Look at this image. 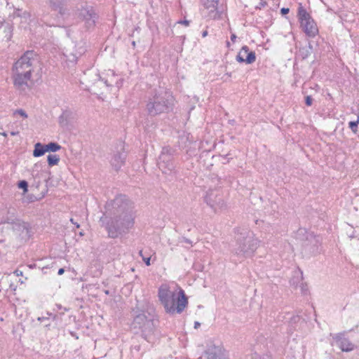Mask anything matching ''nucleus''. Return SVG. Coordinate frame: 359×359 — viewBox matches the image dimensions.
Instances as JSON below:
<instances>
[{"label": "nucleus", "instance_id": "nucleus-1", "mask_svg": "<svg viewBox=\"0 0 359 359\" xmlns=\"http://www.w3.org/2000/svg\"><path fill=\"white\" fill-rule=\"evenodd\" d=\"M105 209L100 221L105 225L110 238H117L133 228L135 217L134 205L126 196H117L106 204Z\"/></svg>", "mask_w": 359, "mask_h": 359}, {"label": "nucleus", "instance_id": "nucleus-2", "mask_svg": "<svg viewBox=\"0 0 359 359\" xmlns=\"http://www.w3.org/2000/svg\"><path fill=\"white\" fill-rule=\"evenodd\" d=\"M42 70L39 58L34 51H27L14 64L12 78L14 86L24 90L34 77L39 79Z\"/></svg>", "mask_w": 359, "mask_h": 359}, {"label": "nucleus", "instance_id": "nucleus-3", "mask_svg": "<svg viewBox=\"0 0 359 359\" xmlns=\"http://www.w3.org/2000/svg\"><path fill=\"white\" fill-rule=\"evenodd\" d=\"M158 297L165 312L170 314L181 313L188 304L184 291L175 283L162 284Z\"/></svg>", "mask_w": 359, "mask_h": 359}, {"label": "nucleus", "instance_id": "nucleus-4", "mask_svg": "<svg viewBox=\"0 0 359 359\" xmlns=\"http://www.w3.org/2000/svg\"><path fill=\"white\" fill-rule=\"evenodd\" d=\"M174 97L168 90L159 87L149 98L146 106L148 114L156 116L169 111L174 105Z\"/></svg>", "mask_w": 359, "mask_h": 359}, {"label": "nucleus", "instance_id": "nucleus-5", "mask_svg": "<svg viewBox=\"0 0 359 359\" xmlns=\"http://www.w3.org/2000/svg\"><path fill=\"white\" fill-rule=\"evenodd\" d=\"M259 244V241L254 236L252 232L242 229L236 236V245L232 252L239 258L252 257Z\"/></svg>", "mask_w": 359, "mask_h": 359}, {"label": "nucleus", "instance_id": "nucleus-6", "mask_svg": "<svg viewBox=\"0 0 359 359\" xmlns=\"http://www.w3.org/2000/svg\"><path fill=\"white\" fill-rule=\"evenodd\" d=\"M297 17L301 28L309 37H315L318 34L316 23L302 3H299L298 6Z\"/></svg>", "mask_w": 359, "mask_h": 359}, {"label": "nucleus", "instance_id": "nucleus-7", "mask_svg": "<svg viewBox=\"0 0 359 359\" xmlns=\"http://www.w3.org/2000/svg\"><path fill=\"white\" fill-rule=\"evenodd\" d=\"M133 328L142 330L144 338L149 341L148 337L154 332L155 325L153 320L147 319L144 313L137 315L133 322Z\"/></svg>", "mask_w": 359, "mask_h": 359}, {"label": "nucleus", "instance_id": "nucleus-8", "mask_svg": "<svg viewBox=\"0 0 359 359\" xmlns=\"http://www.w3.org/2000/svg\"><path fill=\"white\" fill-rule=\"evenodd\" d=\"M200 359H228V356L220 344L210 342Z\"/></svg>", "mask_w": 359, "mask_h": 359}, {"label": "nucleus", "instance_id": "nucleus-9", "mask_svg": "<svg viewBox=\"0 0 359 359\" xmlns=\"http://www.w3.org/2000/svg\"><path fill=\"white\" fill-rule=\"evenodd\" d=\"M158 165L163 173L170 175L174 170V163L172 160V149L170 147H163L158 158Z\"/></svg>", "mask_w": 359, "mask_h": 359}, {"label": "nucleus", "instance_id": "nucleus-10", "mask_svg": "<svg viewBox=\"0 0 359 359\" xmlns=\"http://www.w3.org/2000/svg\"><path fill=\"white\" fill-rule=\"evenodd\" d=\"M205 201L215 212L221 211L226 208V204L222 196L215 191H210L207 193Z\"/></svg>", "mask_w": 359, "mask_h": 359}, {"label": "nucleus", "instance_id": "nucleus-11", "mask_svg": "<svg viewBox=\"0 0 359 359\" xmlns=\"http://www.w3.org/2000/svg\"><path fill=\"white\" fill-rule=\"evenodd\" d=\"M202 4L205 11V17L210 19H217L220 16L218 11V1L217 0H201Z\"/></svg>", "mask_w": 359, "mask_h": 359}, {"label": "nucleus", "instance_id": "nucleus-12", "mask_svg": "<svg viewBox=\"0 0 359 359\" xmlns=\"http://www.w3.org/2000/svg\"><path fill=\"white\" fill-rule=\"evenodd\" d=\"M334 344L344 352H350L354 350L355 346L344 334H337L333 337Z\"/></svg>", "mask_w": 359, "mask_h": 359}, {"label": "nucleus", "instance_id": "nucleus-13", "mask_svg": "<svg viewBox=\"0 0 359 359\" xmlns=\"http://www.w3.org/2000/svg\"><path fill=\"white\" fill-rule=\"evenodd\" d=\"M12 229L15 233L22 240H27L31 236L30 225L27 222L20 220Z\"/></svg>", "mask_w": 359, "mask_h": 359}, {"label": "nucleus", "instance_id": "nucleus-14", "mask_svg": "<svg viewBox=\"0 0 359 359\" xmlns=\"http://www.w3.org/2000/svg\"><path fill=\"white\" fill-rule=\"evenodd\" d=\"M76 15L82 20L86 22L88 27H90L95 24V15L93 11L89 7H82L78 9Z\"/></svg>", "mask_w": 359, "mask_h": 359}, {"label": "nucleus", "instance_id": "nucleus-15", "mask_svg": "<svg viewBox=\"0 0 359 359\" xmlns=\"http://www.w3.org/2000/svg\"><path fill=\"white\" fill-rule=\"evenodd\" d=\"M255 53L252 51H250L249 48L247 46H243L236 56V60L238 62L252 64L255 61Z\"/></svg>", "mask_w": 359, "mask_h": 359}, {"label": "nucleus", "instance_id": "nucleus-16", "mask_svg": "<svg viewBox=\"0 0 359 359\" xmlns=\"http://www.w3.org/2000/svg\"><path fill=\"white\" fill-rule=\"evenodd\" d=\"M126 154L124 151L114 154L111 160V165L118 170L124 164L126 160Z\"/></svg>", "mask_w": 359, "mask_h": 359}, {"label": "nucleus", "instance_id": "nucleus-17", "mask_svg": "<svg viewBox=\"0 0 359 359\" xmlns=\"http://www.w3.org/2000/svg\"><path fill=\"white\" fill-rule=\"evenodd\" d=\"M20 220V219L16 217L15 209H9L7 213L3 216L1 222L11 224L13 226Z\"/></svg>", "mask_w": 359, "mask_h": 359}, {"label": "nucleus", "instance_id": "nucleus-18", "mask_svg": "<svg viewBox=\"0 0 359 359\" xmlns=\"http://www.w3.org/2000/svg\"><path fill=\"white\" fill-rule=\"evenodd\" d=\"M46 152L45 144L37 142L34 144V149L33 151V156L34 157H40Z\"/></svg>", "mask_w": 359, "mask_h": 359}, {"label": "nucleus", "instance_id": "nucleus-19", "mask_svg": "<svg viewBox=\"0 0 359 359\" xmlns=\"http://www.w3.org/2000/svg\"><path fill=\"white\" fill-rule=\"evenodd\" d=\"M46 150L47 151L56 152L61 149V146L55 142H50L48 144H45Z\"/></svg>", "mask_w": 359, "mask_h": 359}, {"label": "nucleus", "instance_id": "nucleus-20", "mask_svg": "<svg viewBox=\"0 0 359 359\" xmlns=\"http://www.w3.org/2000/svg\"><path fill=\"white\" fill-rule=\"evenodd\" d=\"M107 78L103 79L104 83L107 86H111L114 82L113 78L115 76V72L112 70H108L107 72Z\"/></svg>", "mask_w": 359, "mask_h": 359}, {"label": "nucleus", "instance_id": "nucleus-21", "mask_svg": "<svg viewBox=\"0 0 359 359\" xmlns=\"http://www.w3.org/2000/svg\"><path fill=\"white\" fill-rule=\"evenodd\" d=\"M47 161L50 166H53L57 165L60 161V157L56 154H50L48 156Z\"/></svg>", "mask_w": 359, "mask_h": 359}, {"label": "nucleus", "instance_id": "nucleus-22", "mask_svg": "<svg viewBox=\"0 0 359 359\" xmlns=\"http://www.w3.org/2000/svg\"><path fill=\"white\" fill-rule=\"evenodd\" d=\"M50 4L51 7L55 10L58 11L61 14H62V2L60 0H50Z\"/></svg>", "mask_w": 359, "mask_h": 359}, {"label": "nucleus", "instance_id": "nucleus-23", "mask_svg": "<svg viewBox=\"0 0 359 359\" xmlns=\"http://www.w3.org/2000/svg\"><path fill=\"white\" fill-rule=\"evenodd\" d=\"M18 187L22 189L24 193H26L28 190V183L25 180H22L18 183Z\"/></svg>", "mask_w": 359, "mask_h": 359}, {"label": "nucleus", "instance_id": "nucleus-24", "mask_svg": "<svg viewBox=\"0 0 359 359\" xmlns=\"http://www.w3.org/2000/svg\"><path fill=\"white\" fill-rule=\"evenodd\" d=\"M349 128L351 129V130L353 133H356L358 130V123L356 121H350L349 123Z\"/></svg>", "mask_w": 359, "mask_h": 359}, {"label": "nucleus", "instance_id": "nucleus-25", "mask_svg": "<svg viewBox=\"0 0 359 359\" xmlns=\"http://www.w3.org/2000/svg\"><path fill=\"white\" fill-rule=\"evenodd\" d=\"M15 114H18L19 115H20L21 116L24 117V118H27V114L25 113V111L22 109H18L15 112Z\"/></svg>", "mask_w": 359, "mask_h": 359}, {"label": "nucleus", "instance_id": "nucleus-26", "mask_svg": "<svg viewBox=\"0 0 359 359\" xmlns=\"http://www.w3.org/2000/svg\"><path fill=\"white\" fill-rule=\"evenodd\" d=\"M312 98L311 96H306V104L308 106H311L312 104Z\"/></svg>", "mask_w": 359, "mask_h": 359}, {"label": "nucleus", "instance_id": "nucleus-27", "mask_svg": "<svg viewBox=\"0 0 359 359\" xmlns=\"http://www.w3.org/2000/svg\"><path fill=\"white\" fill-rule=\"evenodd\" d=\"M142 259L143 261L144 262V263L146 264L147 266H150L151 265V263H150V259L151 258L150 257H142Z\"/></svg>", "mask_w": 359, "mask_h": 359}, {"label": "nucleus", "instance_id": "nucleus-28", "mask_svg": "<svg viewBox=\"0 0 359 359\" xmlns=\"http://www.w3.org/2000/svg\"><path fill=\"white\" fill-rule=\"evenodd\" d=\"M177 23L184 25V26H189V21L187 20H180Z\"/></svg>", "mask_w": 359, "mask_h": 359}, {"label": "nucleus", "instance_id": "nucleus-29", "mask_svg": "<svg viewBox=\"0 0 359 359\" xmlns=\"http://www.w3.org/2000/svg\"><path fill=\"white\" fill-rule=\"evenodd\" d=\"M290 11V9L288 8H281L280 10V13L283 14V15H285V14H287Z\"/></svg>", "mask_w": 359, "mask_h": 359}, {"label": "nucleus", "instance_id": "nucleus-30", "mask_svg": "<svg viewBox=\"0 0 359 359\" xmlns=\"http://www.w3.org/2000/svg\"><path fill=\"white\" fill-rule=\"evenodd\" d=\"M236 35L235 34H232L231 35V40L233 43H234L236 41Z\"/></svg>", "mask_w": 359, "mask_h": 359}, {"label": "nucleus", "instance_id": "nucleus-31", "mask_svg": "<svg viewBox=\"0 0 359 359\" xmlns=\"http://www.w3.org/2000/svg\"><path fill=\"white\" fill-rule=\"evenodd\" d=\"M30 17V15L29 13H27V12H24L23 13V16L22 18H24L25 19H27V18H29Z\"/></svg>", "mask_w": 359, "mask_h": 359}, {"label": "nucleus", "instance_id": "nucleus-32", "mask_svg": "<svg viewBox=\"0 0 359 359\" xmlns=\"http://www.w3.org/2000/svg\"><path fill=\"white\" fill-rule=\"evenodd\" d=\"M70 222H71L72 224H75V225H76V228H79L80 225H79L78 223L74 222V219H73L72 218L70 219Z\"/></svg>", "mask_w": 359, "mask_h": 359}, {"label": "nucleus", "instance_id": "nucleus-33", "mask_svg": "<svg viewBox=\"0 0 359 359\" xmlns=\"http://www.w3.org/2000/svg\"><path fill=\"white\" fill-rule=\"evenodd\" d=\"M64 272H65V269L61 268L59 269L57 273H58V275H62L64 273Z\"/></svg>", "mask_w": 359, "mask_h": 359}, {"label": "nucleus", "instance_id": "nucleus-34", "mask_svg": "<svg viewBox=\"0 0 359 359\" xmlns=\"http://www.w3.org/2000/svg\"><path fill=\"white\" fill-rule=\"evenodd\" d=\"M4 22V18L0 16V27L2 26L3 23Z\"/></svg>", "mask_w": 359, "mask_h": 359}, {"label": "nucleus", "instance_id": "nucleus-35", "mask_svg": "<svg viewBox=\"0 0 359 359\" xmlns=\"http://www.w3.org/2000/svg\"><path fill=\"white\" fill-rule=\"evenodd\" d=\"M201 325L200 323L198 322H195L194 323V328L197 329L198 327H199Z\"/></svg>", "mask_w": 359, "mask_h": 359}, {"label": "nucleus", "instance_id": "nucleus-36", "mask_svg": "<svg viewBox=\"0 0 359 359\" xmlns=\"http://www.w3.org/2000/svg\"><path fill=\"white\" fill-rule=\"evenodd\" d=\"M226 76H227L228 77H231V72H227L225 74Z\"/></svg>", "mask_w": 359, "mask_h": 359}, {"label": "nucleus", "instance_id": "nucleus-37", "mask_svg": "<svg viewBox=\"0 0 359 359\" xmlns=\"http://www.w3.org/2000/svg\"><path fill=\"white\" fill-rule=\"evenodd\" d=\"M184 241H185L186 243H191V242H190V241H189V240H188V239H187V238H186V239H184Z\"/></svg>", "mask_w": 359, "mask_h": 359}, {"label": "nucleus", "instance_id": "nucleus-38", "mask_svg": "<svg viewBox=\"0 0 359 359\" xmlns=\"http://www.w3.org/2000/svg\"><path fill=\"white\" fill-rule=\"evenodd\" d=\"M206 35H207V32L205 31V32H204L203 33V36H205Z\"/></svg>", "mask_w": 359, "mask_h": 359}, {"label": "nucleus", "instance_id": "nucleus-39", "mask_svg": "<svg viewBox=\"0 0 359 359\" xmlns=\"http://www.w3.org/2000/svg\"><path fill=\"white\" fill-rule=\"evenodd\" d=\"M139 254H140V255L142 257H143V255H142V250H140V251L139 252Z\"/></svg>", "mask_w": 359, "mask_h": 359}, {"label": "nucleus", "instance_id": "nucleus-40", "mask_svg": "<svg viewBox=\"0 0 359 359\" xmlns=\"http://www.w3.org/2000/svg\"><path fill=\"white\" fill-rule=\"evenodd\" d=\"M15 273H16V274H17L18 276H19V275H21V274H22V272L18 273V271H15Z\"/></svg>", "mask_w": 359, "mask_h": 359}, {"label": "nucleus", "instance_id": "nucleus-41", "mask_svg": "<svg viewBox=\"0 0 359 359\" xmlns=\"http://www.w3.org/2000/svg\"><path fill=\"white\" fill-rule=\"evenodd\" d=\"M226 46H227V47H229V46H230V43H229V41H227V43H226Z\"/></svg>", "mask_w": 359, "mask_h": 359}, {"label": "nucleus", "instance_id": "nucleus-42", "mask_svg": "<svg viewBox=\"0 0 359 359\" xmlns=\"http://www.w3.org/2000/svg\"><path fill=\"white\" fill-rule=\"evenodd\" d=\"M356 122H357V123L358 125L359 124V116L358 117Z\"/></svg>", "mask_w": 359, "mask_h": 359}, {"label": "nucleus", "instance_id": "nucleus-43", "mask_svg": "<svg viewBox=\"0 0 359 359\" xmlns=\"http://www.w3.org/2000/svg\"><path fill=\"white\" fill-rule=\"evenodd\" d=\"M79 235L82 236H83V233L82 231H81V232L79 233Z\"/></svg>", "mask_w": 359, "mask_h": 359}, {"label": "nucleus", "instance_id": "nucleus-44", "mask_svg": "<svg viewBox=\"0 0 359 359\" xmlns=\"http://www.w3.org/2000/svg\"><path fill=\"white\" fill-rule=\"evenodd\" d=\"M105 294H109V291H108V290H106V291H105Z\"/></svg>", "mask_w": 359, "mask_h": 359}, {"label": "nucleus", "instance_id": "nucleus-45", "mask_svg": "<svg viewBox=\"0 0 359 359\" xmlns=\"http://www.w3.org/2000/svg\"><path fill=\"white\" fill-rule=\"evenodd\" d=\"M38 320H39V321H41V320H42V318H38Z\"/></svg>", "mask_w": 359, "mask_h": 359}]
</instances>
